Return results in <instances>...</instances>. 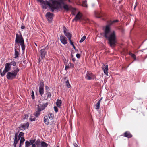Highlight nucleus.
Here are the masks:
<instances>
[{
  "label": "nucleus",
  "mask_w": 147,
  "mask_h": 147,
  "mask_svg": "<svg viewBox=\"0 0 147 147\" xmlns=\"http://www.w3.org/2000/svg\"><path fill=\"white\" fill-rule=\"evenodd\" d=\"M48 146V145L47 144V146Z\"/></svg>",
  "instance_id": "59"
},
{
  "label": "nucleus",
  "mask_w": 147,
  "mask_h": 147,
  "mask_svg": "<svg viewBox=\"0 0 147 147\" xmlns=\"http://www.w3.org/2000/svg\"><path fill=\"white\" fill-rule=\"evenodd\" d=\"M25 146L26 147H29L31 145L30 142L28 141H26L25 142Z\"/></svg>",
  "instance_id": "31"
},
{
  "label": "nucleus",
  "mask_w": 147,
  "mask_h": 147,
  "mask_svg": "<svg viewBox=\"0 0 147 147\" xmlns=\"http://www.w3.org/2000/svg\"><path fill=\"white\" fill-rule=\"evenodd\" d=\"M19 55V52L17 51V49H16L15 50V57L14 58H17Z\"/></svg>",
  "instance_id": "25"
},
{
  "label": "nucleus",
  "mask_w": 147,
  "mask_h": 147,
  "mask_svg": "<svg viewBox=\"0 0 147 147\" xmlns=\"http://www.w3.org/2000/svg\"><path fill=\"white\" fill-rule=\"evenodd\" d=\"M11 66L9 63H6L5 65V68L3 71L2 75H5L6 73L10 70L11 69Z\"/></svg>",
  "instance_id": "7"
},
{
  "label": "nucleus",
  "mask_w": 147,
  "mask_h": 147,
  "mask_svg": "<svg viewBox=\"0 0 147 147\" xmlns=\"http://www.w3.org/2000/svg\"><path fill=\"white\" fill-rule=\"evenodd\" d=\"M129 55L134 59V60H136V56L135 54H133L131 53H129Z\"/></svg>",
  "instance_id": "32"
},
{
  "label": "nucleus",
  "mask_w": 147,
  "mask_h": 147,
  "mask_svg": "<svg viewBox=\"0 0 147 147\" xmlns=\"http://www.w3.org/2000/svg\"><path fill=\"white\" fill-rule=\"evenodd\" d=\"M16 144H13V146H14V147H16Z\"/></svg>",
  "instance_id": "51"
},
{
  "label": "nucleus",
  "mask_w": 147,
  "mask_h": 147,
  "mask_svg": "<svg viewBox=\"0 0 147 147\" xmlns=\"http://www.w3.org/2000/svg\"><path fill=\"white\" fill-rule=\"evenodd\" d=\"M86 38V36H84L79 41V42L80 43H82V42L85 40Z\"/></svg>",
  "instance_id": "33"
},
{
  "label": "nucleus",
  "mask_w": 147,
  "mask_h": 147,
  "mask_svg": "<svg viewBox=\"0 0 147 147\" xmlns=\"http://www.w3.org/2000/svg\"><path fill=\"white\" fill-rule=\"evenodd\" d=\"M82 6L84 7H88L87 5V1L86 0L85 1H83L82 2Z\"/></svg>",
  "instance_id": "29"
},
{
  "label": "nucleus",
  "mask_w": 147,
  "mask_h": 147,
  "mask_svg": "<svg viewBox=\"0 0 147 147\" xmlns=\"http://www.w3.org/2000/svg\"><path fill=\"white\" fill-rule=\"evenodd\" d=\"M19 140V139L18 138H17V136L16 135H15L13 144H17Z\"/></svg>",
  "instance_id": "24"
},
{
  "label": "nucleus",
  "mask_w": 147,
  "mask_h": 147,
  "mask_svg": "<svg viewBox=\"0 0 147 147\" xmlns=\"http://www.w3.org/2000/svg\"><path fill=\"white\" fill-rule=\"evenodd\" d=\"M21 28L22 29H24L25 28V26H22L21 27Z\"/></svg>",
  "instance_id": "44"
},
{
  "label": "nucleus",
  "mask_w": 147,
  "mask_h": 147,
  "mask_svg": "<svg viewBox=\"0 0 147 147\" xmlns=\"http://www.w3.org/2000/svg\"><path fill=\"white\" fill-rule=\"evenodd\" d=\"M19 71V69L17 68L13 71L7 72L6 76L7 78L9 80H12L16 78L18 73Z\"/></svg>",
  "instance_id": "5"
},
{
  "label": "nucleus",
  "mask_w": 147,
  "mask_h": 147,
  "mask_svg": "<svg viewBox=\"0 0 147 147\" xmlns=\"http://www.w3.org/2000/svg\"><path fill=\"white\" fill-rule=\"evenodd\" d=\"M44 121L45 123L46 122V121H47V120H46V118H45V116L44 117Z\"/></svg>",
  "instance_id": "48"
},
{
  "label": "nucleus",
  "mask_w": 147,
  "mask_h": 147,
  "mask_svg": "<svg viewBox=\"0 0 147 147\" xmlns=\"http://www.w3.org/2000/svg\"><path fill=\"white\" fill-rule=\"evenodd\" d=\"M10 64V65L11 66L13 65V66H15L16 65V62H15L14 61H12L10 63H9Z\"/></svg>",
  "instance_id": "28"
},
{
  "label": "nucleus",
  "mask_w": 147,
  "mask_h": 147,
  "mask_svg": "<svg viewBox=\"0 0 147 147\" xmlns=\"http://www.w3.org/2000/svg\"><path fill=\"white\" fill-rule=\"evenodd\" d=\"M51 95V94L50 92H48L47 93V98H49L50 97Z\"/></svg>",
  "instance_id": "40"
},
{
  "label": "nucleus",
  "mask_w": 147,
  "mask_h": 147,
  "mask_svg": "<svg viewBox=\"0 0 147 147\" xmlns=\"http://www.w3.org/2000/svg\"><path fill=\"white\" fill-rule=\"evenodd\" d=\"M44 16L46 17V14L45 13V12L44 13Z\"/></svg>",
  "instance_id": "55"
},
{
  "label": "nucleus",
  "mask_w": 147,
  "mask_h": 147,
  "mask_svg": "<svg viewBox=\"0 0 147 147\" xmlns=\"http://www.w3.org/2000/svg\"><path fill=\"white\" fill-rule=\"evenodd\" d=\"M57 147H59V146H57Z\"/></svg>",
  "instance_id": "63"
},
{
  "label": "nucleus",
  "mask_w": 147,
  "mask_h": 147,
  "mask_svg": "<svg viewBox=\"0 0 147 147\" xmlns=\"http://www.w3.org/2000/svg\"><path fill=\"white\" fill-rule=\"evenodd\" d=\"M37 0L40 3L42 8L43 9H46V1H44L43 0Z\"/></svg>",
  "instance_id": "16"
},
{
  "label": "nucleus",
  "mask_w": 147,
  "mask_h": 147,
  "mask_svg": "<svg viewBox=\"0 0 147 147\" xmlns=\"http://www.w3.org/2000/svg\"><path fill=\"white\" fill-rule=\"evenodd\" d=\"M82 17V15L81 13L78 12L76 16L74 18L73 20V21H77L78 20L80 19Z\"/></svg>",
  "instance_id": "14"
},
{
  "label": "nucleus",
  "mask_w": 147,
  "mask_h": 147,
  "mask_svg": "<svg viewBox=\"0 0 147 147\" xmlns=\"http://www.w3.org/2000/svg\"><path fill=\"white\" fill-rule=\"evenodd\" d=\"M54 111L56 113H57L58 112V109L57 107L55 106H54Z\"/></svg>",
  "instance_id": "35"
},
{
  "label": "nucleus",
  "mask_w": 147,
  "mask_h": 147,
  "mask_svg": "<svg viewBox=\"0 0 147 147\" xmlns=\"http://www.w3.org/2000/svg\"><path fill=\"white\" fill-rule=\"evenodd\" d=\"M101 100H99L95 106V109L98 110L99 109Z\"/></svg>",
  "instance_id": "23"
},
{
  "label": "nucleus",
  "mask_w": 147,
  "mask_h": 147,
  "mask_svg": "<svg viewBox=\"0 0 147 147\" xmlns=\"http://www.w3.org/2000/svg\"><path fill=\"white\" fill-rule=\"evenodd\" d=\"M19 34L17 33L16 34V37L15 40V44H16L20 43V46L22 51H24L25 49V46L24 45V39L21 34V32H18Z\"/></svg>",
  "instance_id": "4"
},
{
  "label": "nucleus",
  "mask_w": 147,
  "mask_h": 147,
  "mask_svg": "<svg viewBox=\"0 0 147 147\" xmlns=\"http://www.w3.org/2000/svg\"><path fill=\"white\" fill-rule=\"evenodd\" d=\"M62 103V101L61 100L57 99L56 103L57 106L59 107H60Z\"/></svg>",
  "instance_id": "21"
},
{
  "label": "nucleus",
  "mask_w": 147,
  "mask_h": 147,
  "mask_svg": "<svg viewBox=\"0 0 147 147\" xmlns=\"http://www.w3.org/2000/svg\"><path fill=\"white\" fill-rule=\"evenodd\" d=\"M85 78L87 80H90L94 79L95 78L96 76L91 71H88Z\"/></svg>",
  "instance_id": "6"
},
{
  "label": "nucleus",
  "mask_w": 147,
  "mask_h": 147,
  "mask_svg": "<svg viewBox=\"0 0 147 147\" xmlns=\"http://www.w3.org/2000/svg\"><path fill=\"white\" fill-rule=\"evenodd\" d=\"M29 125V124L28 122H27L26 123L24 124H21L19 128L20 129L24 130L28 128Z\"/></svg>",
  "instance_id": "10"
},
{
  "label": "nucleus",
  "mask_w": 147,
  "mask_h": 147,
  "mask_svg": "<svg viewBox=\"0 0 147 147\" xmlns=\"http://www.w3.org/2000/svg\"><path fill=\"white\" fill-rule=\"evenodd\" d=\"M20 143L19 145V147H21L22 146L23 144L24 141L25 140L24 138H21L20 139Z\"/></svg>",
  "instance_id": "20"
},
{
  "label": "nucleus",
  "mask_w": 147,
  "mask_h": 147,
  "mask_svg": "<svg viewBox=\"0 0 147 147\" xmlns=\"http://www.w3.org/2000/svg\"><path fill=\"white\" fill-rule=\"evenodd\" d=\"M40 58H39L38 62V63H39L40 62Z\"/></svg>",
  "instance_id": "52"
},
{
  "label": "nucleus",
  "mask_w": 147,
  "mask_h": 147,
  "mask_svg": "<svg viewBox=\"0 0 147 147\" xmlns=\"http://www.w3.org/2000/svg\"><path fill=\"white\" fill-rule=\"evenodd\" d=\"M135 7H136V6H135V7H134V9H135Z\"/></svg>",
  "instance_id": "64"
},
{
  "label": "nucleus",
  "mask_w": 147,
  "mask_h": 147,
  "mask_svg": "<svg viewBox=\"0 0 147 147\" xmlns=\"http://www.w3.org/2000/svg\"><path fill=\"white\" fill-rule=\"evenodd\" d=\"M17 47H18V46H17V47H16V46H15V48H17Z\"/></svg>",
  "instance_id": "57"
},
{
  "label": "nucleus",
  "mask_w": 147,
  "mask_h": 147,
  "mask_svg": "<svg viewBox=\"0 0 147 147\" xmlns=\"http://www.w3.org/2000/svg\"><path fill=\"white\" fill-rule=\"evenodd\" d=\"M49 121H48V120L47 119V124H49Z\"/></svg>",
  "instance_id": "49"
},
{
  "label": "nucleus",
  "mask_w": 147,
  "mask_h": 147,
  "mask_svg": "<svg viewBox=\"0 0 147 147\" xmlns=\"http://www.w3.org/2000/svg\"><path fill=\"white\" fill-rule=\"evenodd\" d=\"M34 44H35V45L36 46H37V44H36V43H34Z\"/></svg>",
  "instance_id": "53"
},
{
  "label": "nucleus",
  "mask_w": 147,
  "mask_h": 147,
  "mask_svg": "<svg viewBox=\"0 0 147 147\" xmlns=\"http://www.w3.org/2000/svg\"><path fill=\"white\" fill-rule=\"evenodd\" d=\"M46 47L40 50L39 52V54L42 59L45 58V55L46 54Z\"/></svg>",
  "instance_id": "11"
},
{
  "label": "nucleus",
  "mask_w": 147,
  "mask_h": 147,
  "mask_svg": "<svg viewBox=\"0 0 147 147\" xmlns=\"http://www.w3.org/2000/svg\"><path fill=\"white\" fill-rule=\"evenodd\" d=\"M119 22L117 20L111 21L109 25H107L104 30V36L108 40V43L111 47H114L117 43L116 33L115 31L111 32V28L110 26L113 24Z\"/></svg>",
  "instance_id": "1"
},
{
  "label": "nucleus",
  "mask_w": 147,
  "mask_h": 147,
  "mask_svg": "<svg viewBox=\"0 0 147 147\" xmlns=\"http://www.w3.org/2000/svg\"><path fill=\"white\" fill-rule=\"evenodd\" d=\"M25 118H28V115H25Z\"/></svg>",
  "instance_id": "45"
},
{
  "label": "nucleus",
  "mask_w": 147,
  "mask_h": 147,
  "mask_svg": "<svg viewBox=\"0 0 147 147\" xmlns=\"http://www.w3.org/2000/svg\"><path fill=\"white\" fill-rule=\"evenodd\" d=\"M40 147H46V143L42 141L40 144Z\"/></svg>",
  "instance_id": "30"
},
{
  "label": "nucleus",
  "mask_w": 147,
  "mask_h": 147,
  "mask_svg": "<svg viewBox=\"0 0 147 147\" xmlns=\"http://www.w3.org/2000/svg\"><path fill=\"white\" fill-rule=\"evenodd\" d=\"M130 64H129L128 65V66H127V67H128V66H129L130 65Z\"/></svg>",
  "instance_id": "58"
},
{
  "label": "nucleus",
  "mask_w": 147,
  "mask_h": 147,
  "mask_svg": "<svg viewBox=\"0 0 147 147\" xmlns=\"http://www.w3.org/2000/svg\"><path fill=\"white\" fill-rule=\"evenodd\" d=\"M46 105H47V106L48 105V104H47H47H46Z\"/></svg>",
  "instance_id": "62"
},
{
  "label": "nucleus",
  "mask_w": 147,
  "mask_h": 147,
  "mask_svg": "<svg viewBox=\"0 0 147 147\" xmlns=\"http://www.w3.org/2000/svg\"><path fill=\"white\" fill-rule=\"evenodd\" d=\"M60 39L61 42L62 44L65 45L67 43V39L63 35H61Z\"/></svg>",
  "instance_id": "13"
},
{
  "label": "nucleus",
  "mask_w": 147,
  "mask_h": 147,
  "mask_svg": "<svg viewBox=\"0 0 147 147\" xmlns=\"http://www.w3.org/2000/svg\"><path fill=\"white\" fill-rule=\"evenodd\" d=\"M69 68V64H68V65H66L65 68V70H67Z\"/></svg>",
  "instance_id": "38"
},
{
  "label": "nucleus",
  "mask_w": 147,
  "mask_h": 147,
  "mask_svg": "<svg viewBox=\"0 0 147 147\" xmlns=\"http://www.w3.org/2000/svg\"><path fill=\"white\" fill-rule=\"evenodd\" d=\"M74 145L75 147H78V145L76 144V143H74Z\"/></svg>",
  "instance_id": "43"
},
{
  "label": "nucleus",
  "mask_w": 147,
  "mask_h": 147,
  "mask_svg": "<svg viewBox=\"0 0 147 147\" xmlns=\"http://www.w3.org/2000/svg\"><path fill=\"white\" fill-rule=\"evenodd\" d=\"M16 135L17 136V138H18L20 140L21 139V138H24L23 136L24 135V133L22 132H20L19 133L18 135V134L17 132H16L15 133V135Z\"/></svg>",
  "instance_id": "18"
},
{
  "label": "nucleus",
  "mask_w": 147,
  "mask_h": 147,
  "mask_svg": "<svg viewBox=\"0 0 147 147\" xmlns=\"http://www.w3.org/2000/svg\"><path fill=\"white\" fill-rule=\"evenodd\" d=\"M44 121L45 123L46 122V121H47V120H46V118H45V116L44 117Z\"/></svg>",
  "instance_id": "47"
},
{
  "label": "nucleus",
  "mask_w": 147,
  "mask_h": 147,
  "mask_svg": "<svg viewBox=\"0 0 147 147\" xmlns=\"http://www.w3.org/2000/svg\"><path fill=\"white\" fill-rule=\"evenodd\" d=\"M63 32L64 34L68 38V40L71 39L72 37V35L69 32L66 31V29L65 27H63Z\"/></svg>",
  "instance_id": "12"
},
{
  "label": "nucleus",
  "mask_w": 147,
  "mask_h": 147,
  "mask_svg": "<svg viewBox=\"0 0 147 147\" xmlns=\"http://www.w3.org/2000/svg\"><path fill=\"white\" fill-rule=\"evenodd\" d=\"M72 61L74 62L75 61H76V59H75V58H74V57L72 58Z\"/></svg>",
  "instance_id": "46"
},
{
  "label": "nucleus",
  "mask_w": 147,
  "mask_h": 147,
  "mask_svg": "<svg viewBox=\"0 0 147 147\" xmlns=\"http://www.w3.org/2000/svg\"><path fill=\"white\" fill-rule=\"evenodd\" d=\"M68 64H69V67L73 68L74 67V65L73 63H70Z\"/></svg>",
  "instance_id": "36"
},
{
  "label": "nucleus",
  "mask_w": 147,
  "mask_h": 147,
  "mask_svg": "<svg viewBox=\"0 0 147 147\" xmlns=\"http://www.w3.org/2000/svg\"><path fill=\"white\" fill-rule=\"evenodd\" d=\"M102 69L104 71V74L107 76H108V65H104L102 66Z\"/></svg>",
  "instance_id": "15"
},
{
  "label": "nucleus",
  "mask_w": 147,
  "mask_h": 147,
  "mask_svg": "<svg viewBox=\"0 0 147 147\" xmlns=\"http://www.w3.org/2000/svg\"><path fill=\"white\" fill-rule=\"evenodd\" d=\"M94 13L95 16L97 18H100L103 16V14L99 11H95Z\"/></svg>",
  "instance_id": "19"
},
{
  "label": "nucleus",
  "mask_w": 147,
  "mask_h": 147,
  "mask_svg": "<svg viewBox=\"0 0 147 147\" xmlns=\"http://www.w3.org/2000/svg\"><path fill=\"white\" fill-rule=\"evenodd\" d=\"M46 88H47V89L48 88V87L47 86Z\"/></svg>",
  "instance_id": "60"
},
{
  "label": "nucleus",
  "mask_w": 147,
  "mask_h": 147,
  "mask_svg": "<svg viewBox=\"0 0 147 147\" xmlns=\"http://www.w3.org/2000/svg\"><path fill=\"white\" fill-rule=\"evenodd\" d=\"M74 56H73V55H71V58H72H72H74Z\"/></svg>",
  "instance_id": "54"
},
{
  "label": "nucleus",
  "mask_w": 147,
  "mask_h": 147,
  "mask_svg": "<svg viewBox=\"0 0 147 147\" xmlns=\"http://www.w3.org/2000/svg\"><path fill=\"white\" fill-rule=\"evenodd\" d=\"M76 57L78 58V59H79V58H80V56H81V55L80 54H77L76 55Z\"/></svg>",
  "instance_id": "39"
},
{
  "label": "nucleus",
  "mask_w": 147,
  "mask_h": 147,
  "mask_svg": "<svg viewBox=\"0 0 147 147\" xmlns=\"http://www.w3.org/2000/svg\"><path fill=\"white\" fill-rule=\"evenodd\" d=\"M3 73V71L2 72L1 69H0V74L2 77L4 76L5 75H2Z\"/></svg>",
  "instance_id": "41"
},
{
  "label": "nucleus",
  "mask_w": 147,
  "mask_h": 147,
  "mask_svg": "<svg viewBox=\"0 0 147 147\" xmlns=\"http://www.w3.org/2000/svg\"><path fill=\"white\" fill-rule=\"evenodd\" d=\"M29 120L32 121H34L36 120V118H31L30 117L29 118Z\"/></svg>",
  "instance_id": "37"
},
{
  "label": "nucleus",
  "mask_w": 147,
  "mask_h": 147,
  "mask_svg": "<svg viewBox=\"0 0 147 147\" xmlns=\"http://www.w3.org/2000/svg\"><path fill=\"white\" fill-rule=\"evenodd\" d=\"M31 96L32 97V98L33 99H34V92L32 90V93H31Z\"/></svg>",
  "instance_id": "34"
},
{
  "label": "nucleus",
  "mask_w": 147,
  "mask_h": 147,
  "mask_svg": "<svg viewBox=\"0 0 147 147\" xmlns=\"http://www.w3.org/2000/svg\"><path fill=\"white\" fill-rule=\"evenodd\" d=\"M69 2H70V0H69Z\"/></svg>",
  "instance_id": "61"
},
{
  "label": "nucleus",
  "mask_w": 147,
  "mask_h": 147,
  "mask_svg": "<svg viewBox=\"0 0 147 147\" xmlns=\"http://www.w3.org/2000/svg\"><path fill=\"white\" fill-rule=\"evenodd\" d=\"M41 143L40 140H38L36 141H35L34 144H35L36 147H40Z\"/></svg>",
  "instance_id": "22"
},
{
  "label": "nucleus",
  "mask_w": 147,
  "mask_h": 147,
  "mask_svg": "<svg viewBox=\"0 0 147 147\" xmlns=\"http://www.w3.org/2000/svg\"><path fill=\"white\" fill-rule=\"evenodd\" d=\"M59 0V2H58L55 0H51L50 2L47 1V5L49 6L52 12H53L55 9H58L59 8H61V5L64 4V0Z\"/></svg>",
  "instance_id": "3"
},
{
  "label": "nucleus",
  "mask_w": 147,
  "mask_h": 147,
  "mask_svg": "<svg viewBox=\"0 0 147 147\" xmlns=\"http://www.w3.org/2000/svg\"><path fill=\"white\" fill-rule=\"evenodd\" d=\"M123 136L128 138H131L132 137V135L131 133L128 131H127L124 133Z\"/></svg>",
  "instance_id": "17"
},
{
  "label": "nucleus",
  "mask_w": 147,
  "mask_h": 147,
  "mask_svg": "<svg viewBox=\"0 0 147 147\" xmlns=\"http://www.w3.org/2000/svg\"><path fill=\"white\" fill-rule=\"evenodd\" d=\"M47 19L49 23H51L53 19V14L50 12H48L47 13Z\"/></svg>",
  "instance_id": "9"
},
{
  "label": "nucleus",
  "mask_w": 147,
  "mask_h": 147,
  "mask_svg": "<svg viewBox=\"0 0 147 147\" xmlns=\"http://www.w3.org/2000/svg\"><path fill=\"white\" fill-rule=\"evenodd\" d=\"M48 116L50 119H52L53 118V115L52 113H49L48 115Z\"/></svg>",
  "instance_id": "27"
},
{
  "label": "nucleus",
  "mask_w": 147,
  "mask_h": 147,
  "mask_svg": "<svg viewBox=\"0 0 147 147\" xmlns=\"http://www.w3.org/2000/svg\"><path fill=\"white\" fill-rule=\"evenodd\" d=\"M63 6V9L66 11H68L69 10H72L73 11H75V9L73 8L71 6H69L67 4H64Z\"/></svg>",
  "instance_id": "8"
},
{
  "label": "nucleus",
  "mask_w": 147,
  "mask_h": 147,
  "mask_svg": "<svg viewBox=\"0 0 147 147\" xmlns=\"http://www.w3.org/2000/svg\"><path fill=\"white\" fill-rule=\"evenodd\" d=\"M69 40L70 41V42L71 45H74V43L71 40V39H70V40Z\"/></svg>",
  "instance_id": "42"
},
{
  "label": "nucleus",
  "mask_w": 147,
  "mask_h": 147,
  "mask_svg": "<svg viewBox=\"0 0 147 147\" xmlns=\"http://www.w3.org/2000/svg\"><path fill=\"white\" fill-rule=\"evenodd\" d=\"M44 85L42 82H41L40 84L39 92L42 97L40 100H39L40 104L37 105V107L36 112L34 114V115L36 117H38L40 114V112L44 109L46 107V98L42 96L43 94L44 90Z\"/></svg>",
  "instance_id": "2"
},
{
  "label": "nucleus",
  "mask_w": 147,
  "mask_h": 147,
  "mask_svg": "<svg viewBox=\"0 0 147 147\" xmlns=\"http://www.w3.org/2000/svg\"><path fill=\"white\" fill-rule=\"evenodd\" d=\"M102 97L101 98L100 100H102Z\"/></svg>",
  "instance_id": "56"
},
{
  "label": "nucleus",
  "mask_w": 147,
  "mask_h": 147,
  "mask_svg": "<svg viewBox=\"0 0 147 147\" xmlns=\"http://www.w3.org/2000/svg\"><path fill=\"white\" fill-rule=\"evenodd\" d=\"M72 46H73L74 49H75L76 50V47L74 46V44L73 45H72Z\"/></svg>",
  "instance_id": "50"
},
{
  "label": "nucleus",
  "mask_w": 147,
  "mask_h": 147,
  "mask_svg": "<svg viewBox=\"0 0 147 147\" xmlns=\"http://www.w3.org/2000/svg\"><path fill=\"white\" fill-rule=\"evenodd\" d=\"M65 83L66 84V86L68 88H70L71 87V85L69 83V81L68 80H67L65 81Z\"/></svg>",
  "instance_id": "26"
}]
</instances>
